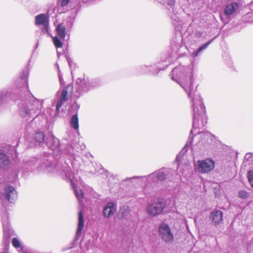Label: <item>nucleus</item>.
<instances>
[{"label": "nucleus", "mask_w": 253, "mask_h": 253, "mask_svg": "<svg viewBox=\"0 0 253 253\" xmlns=\"http://www.w3.org/2000/svg\"><path fill=\"white\" fill-rule=\"evenodd\" d=\"M38 163L39 164L37 169L39 170L60 175L65 180L70 181L77 199L80 202L82 201L84 195L82 190L77 186V177L73 173L68 164L54 161L53 155L50 153L45 152L38 158H32L29 161L23 162L19 169L14 172L15 177L20 172L26 176L35 169Z\"/></svg>", "instance_id": "1"}, {"label": "nucleus", "mask_w": 253, "mask_h": 253, "mask_svg": "<svg viewBox=\"0 0 253 253\" xmlns=\"http://www.w3.org/2000/svg\"><path fill=\"white\" fill-rule=\"evenodd\" d=\"M192 108L193 112L192 128L190 131L189 138L185 147L176 157L175 161L177 162H180L181 161L184 153L187 151L186 148L192 144L194 137V132H195L196 134H201V140L198 144V146L200 147L201 149H203V148H207L213 140V136L210 132L196 131V129H202L205 126L208 119L205 106L198 95L195 96L192 99Z\"/></svg>", "instance_id": "2"}, {"label": "nucleus", "mask_w": 253, "mask_h": 253, "mask_svg": "<svg viewBox=\"0 0 253 253\" xmlns=\"http://www.w3.org/2000/svg\"><path fill=\"white\" fill-rule=\"evenodd\" d=\"M28 74L27 69L23 70L20 78L22 84L18 85V87H21L23 88L19 95L20 102H18L19 114L21 116L26 118L27 120L30 118L37 116L42 107L41 102L36 99L28 90Z\"/></svg>", "instance_id": "3"}, {"label": "nucleus", "mask_w": 253, "mask_h": 253, "mask_svg": "<svg viewBox=\"0 0 253 253\" xmlns=\"http://www.w3.org/2000/svg\"><path fill=\"white\" fill-rule=\"evenodd\" d=\"M101 84V82L99 79L88 78V77H84L83 79L78 78L76 81L74 91H73L72 84H68L62 89L61 94L56 104V112L57 113L59 112L63 103L67 100L68 92H71L73 96L75 97L79 98L84 93L98 87Z\"/></svg>", "instance_id": "4"}, {"label": "nucleus", "mask_w": 253, "mask_h": 253, "mask_svg": "<svg viewBox=\"0 0 253 253\" xmlns=\"http://www.w3.org/2000/svg\"><path fill=\"white\" fill-rule=\"evenodd\" d=\"M171 79L178 83L187 93L188 97L191 98L192 104V99L198 95L199 98L203 102V99L199 93L196 92V89L193 84L192 70L189 67H184L181 65L174 68L171 74Z\"/></svg>", "instance_id": "5"}, {"label": "nucleus", "mask_w": 253, "mask_h": 253, "mask_svg": "<svg viewBox=\"0 0 253 253\" xmlns=\"http://www.w3.org/2000/svg\"><path fill=\"white\" fill-rule=\"evenodd\" d=\"M44 144L53 151H56L60 154H66L71 157H73L74 159L75 157H79L80 153L79 150H76V148H79V145L78 144H76L74 147L71 145H66L64 147V150L62 151L61 147H63V146L60 145L59 139L52 134H49L46 136Z\"/></svg>", "instance_id": "6"}, {"label": "nucleus", "mask_w": 253, "mask_h": 253, "mask_svg": "<svg viewBox=\"0 0 253 253\" xmlns=\"http://www.w3.org/2000/svg\"><path fill=\"white\" fill-rule=\"evenodd\" d=\"M213 40V39H211L200 46L196 50H194L193 49L188 48L187 44L185 42V39L183 38V36L180 35L178 37H175L172 38L170 42V45L171 50L173 52L177 53L182 51L183 48H185L191 53V55L192 57L195 58L200 55L201 52L205 50Z\"/></svg>", "instance_id": "7"}, {"label": "nucleus", "mask_w": 253, "mask_h": 253, "mask_svg": "<svg viewBox=\"0 0 253 253\" xmlns=\"http://www.w3.org/2000/svg\"><path fill=\"white\" fill-rule=\"evenodd\" d=\"M171 169L163 168L155 172L144 176H133L125 179L124 181H128L135 179L145 178L148 184H155L157 181H164L171 173Z\"/></svg>", "instance_id": "8"}, {"label": "nucleus", "mask_w": 253, "mask_h": 253, "mask_svg": "<svg viewBox=\"0 0 253 253\" xmlns=\"http://www.w3.org/2000/svg\"><path fill=\"white\" fill-rule=\"evenodd\" d=\"M0 208L1 222L3 229V243L5 251L9 244V239L12 235V231L9 228L8 215L7 209L3 205Z\"/></svg>", "instance_id": "9"}, {"label": "nucleus", "mask_w": 253, "mask_h": 253, "mask_svg": "<svg viewBox=\"0 0 253 253\" xmlns=\"http://www.w3.org/2000/svg\"><path fill=\"white\" fill-rule=\"evenodd\" d=\"M215 163L211 158L199 160L194 164L195 169L200 173H206L211 171L214 168Z\"/></svg>", "instance_id": "10"}, {"label": "nucleus", "mask_w": 253, "mask_h": 253, "mask_svg": "<svg viewBox=\"0 0 253 253\" xmlns=\"http://www.w3.org/2000/svg\"><path fill=\"white\" fill-rule=\"evenodd\" d=\"M17 195L15 188L10 185H6L3 192L0 191V199L7 200L10 203H14L17 199Z\"/></svg>", "instance_id": "11"}, {"label": "nucleus", "mask_w": 253, "mask_h": 253, "mask_svg": "<svg viewBox=\"0 0 253 253\" xmlns=\"http://www.w3.org/2000/svg\"><path fill=\"white\" fill-rule=\"evenodd\" d=\"M159 236L166 243H171L173 240V235L169 225L165 223H161L158 227Z\"/></svg>", "instance_id": "12"}, {"label": "nucleus", "mask_w": 253, "mask_h": 253, "mask_svg": "<svg viewBox=\"0 0 253 253\" xmlns=\"http://www.w3.org/2000/svg\"><path fill=\"white\" fill-rule=\"evenodd\" d=\"M239 7V4L236 2L228 3L224 8V14H220V19L224 22L229 21L230 16L236 12Z\"/></svg>", "instance_id": "13"}, {"label": "nucleus", "mask_w": 253, "mask_h": 253, "mask_svg": "<svg viewBox=\"0 0 253 253\" xmlns=\"http://www.w3.org/2000/svg\"><path fill=\"white\" fill-rule=\"evenodd\" d=\"M166 207V203L163 201L149 205L147 207V211L150 216H155L161 213Z\"/></svg>", "instance_id": "14"}, {"label": "nucleus", "mask_w": 253, "mask_h": 253, "mask_svg": "<svg viewBox=\"0 0 253 253\" xmlns=\"http://www.w3.org/2000/svg\"><path fill=\"white\" fill-rule=\"evenodd\" d=\"M168 66L165 64L162 66H156L155 70L151 69L153 66L151 65H142L137 68V71L139 74L143 75L150 74L153 75H157L160 71L165 69Z\"/></svg>", "instance_id": "15"}, {"label": "nucleus", "mask_w": 253, "mask_h": 253, "mask_svg": "<svg viewBox=\"0 0 253 253\" xmlns=\"http://www.w3.org/2000/svg\"><path fill=\"white\" fill-rule=\"evenodd\" d=\"M176 2V0H167V4L169 7H168L167 9L169 11V13H170V8L171 9L172 12L171 13L170 16L172 19L173 25L179 24V22H180V17L179 14L176 10L174 6L175 3Z\"/></svg>", "instance_id": "16"}, {"label": "nucleus", "mask_w": 253, "mask_h": 253, "mask_svg": "<svg viewBox=\"0 0 253 253\" xmlns=\"http://www.w3.org/2000/svg\"><path fill=\"white\" fill-rule=\"evenodd\" d=\"M209 217L212 224L215 226L221 224L223 221V213L220 210L212 211Z\"/></svg>", "instance_id": "17"}, {"label": "nucleus", "mask_w": 253, "mask_h": 253, "mask_svg": "<svg viewBox=\"0 0 253 253\" xmlns=\"http://www.w3.org/2000/svg\"><path fill=\"white\" fill-rule=\"evenodd\" d=\"M84 221L83 213L82 211H80L79 212L78 228L75 239L73 242L74 246H76L77 244V242L79 240V238L81 236L82 232L84 227Z\"/></svg>", "instance_id": "18"}, {"label": "nucleus", "mask_w": 253, "mask_h": 253, "mask_svg": "<svg viewBox=\"0 0 253 253\" xmlns=\"http://www.w3.org/2000/svg\"><path fill=\"white\" fill-rule=\"evenodd\" d=\"M11 161L4 151H0V168L6 170L8 169Z\"/></svg>", "instance_id": "19"}, {"label": "nucleus", "mask_w": 253, "mask_h": 253, "mask_svg": "<svg viewBox=\"0 0 253 253\" xmlns=\"http://www.w3.org/2000/svg\"><path fill=\"white\" fill-rule=\"evenodd\" d=\"M116 210V207L112 202L108 203L103 208V216L109 217L112 216Z\"/></svg>", "instance_id": "20"}, {"label": "nucleus", "mask_w": 253, "mask_h": 253, "mask_svg": "<svg viewBox=\"0 0 253 253\" xmlns=\"http://www.w3.org/2000/svg\"><path fill=\"white\" fill-rule=\"evenodd\" d=\"M34 137L36 145L38 144L39 145H40L45 143L46 137L43 132L40 131L36 132L34 134Z\"/></svg>", "instance_id": "21"}, {"label": "nucleus", "mask_w": 253, "mask_h": 253, "mask_svg": "<svg viewBox=\"0 0 253 253\" xmlns=\"http://www.w3.org/2000/svg\"><path fill=\"white\" fill-rule=\"evenodd\" d=\"M49 23L48 17L45 14H40L35 17V24L37 25H45Z\"/></svg>", "instance_id": "22"}, {"label": "nucleus", "mask_w": 253, "mask_h": 253, "mask_svg": "<svg viewBox=\"0 0 253 253\" xmlns=\"http://www.w3.org/2000/svg\"><path fill=\"white\" fill-rule=\"evenodd\" d=\"M12 244L14 247L19 249L18 251L20 253H27V249L21 245L20 242L17 238H12Z\"/></svg>", "instance_id": "23"}, {"label": "nucleus", "mask_w": 253, "mask_h": 253, "mask_svg": "<svg viewBox=\"0 0 253 253\" xmlns=\"http://www.w3.org/2000/svg\"><path fill=\"white\" fill-rule=\"evenodd\" d=\"M56 30L58 35L60 38L61 40H64L66 35V28L62 24H59L56 28Z\"/></svg>", "instance_id": "24"}, {"label": "nucleus", "mask_w": 253, "mask_h": 253, "mask_svg": "<svg viewBox=\"0 0 253 253\" xmlns=\"http://www.w3.org/2000/svg\"><path fill=\"white\" fill-rule=\"evenodd\" d=\"M71 126L75 130L79 129V118L77 113L73 115L70 121Z\"/></svg>", "instance_id": "25"}, {"label": "nucleus", "mask_w": 253, "mask_h": 253, "mask_svg": "<svg viewBox=\"0 0 253 253\" xmlns=\"http://www.w3.org/2000/svg\"><path fill=\"white\" fill-rule=\"evenodd\" d=\"M53 43L56 48L62 47L63 44L61 40L57 37L55 36L52 38Z\"/></svg>", "instance_id": "26"}, {"label": "nucleus", "mask_w": 253, "mask_h": 253, "mask_svg": "<svg viewBox=\"0 0 253 253\" xmlns=\"http://www.w3.org/2000/svg\"><path fill=\"white\" fill-rule=\"evenodd\" d=\"M247 178L251 187L253 188V171L250 170L247 172Z\"/></svg>", "instance_id": "27"}, {"label": "nucleus", "mask_w": 253, "mask_h": 253, "mask_svg": "<svg viewBox=\"0 0 253 253\" xmlns=\"http://www.w3.org/2000/svg\"><path fill=\"white\" fill-rule=\"evenodd\" d=\"M238 196L242 199H246L249 197V194L247 191L241 190L239 192Z\"/></svg>", "instance_id": "28"}, {"label": "nucleus", "mask_w": 253, "mask_h": 253, "mask_svg": "<svg viewBox=\"0 0 253 253\" xmlns=\"http://www.w3.org/2000/svg\"><path fill=\"white\" fill-rule=\"evenodd\" d=\"M7 153L9 155H11L12 156H13L14 155H15L16 156V148H15V147L12 146H9Z\"/></svg>", "instance_id": "29"}, {"label": "nucleus", "mask_w": 253, "mask_h": 253, "mask_svg": "<svg viewBox=\"0 0 253 253\" xmlns=\"http://www.w3.org/2000/svg\"><path fill=\"white\" fill-rule=\"evenodd\" d=\"M58 70V78H59V81L60 82V84L61 85H63L64 84V82L63 80V78L62 77L61 75L60 74V70H59V67L57 65Z\"/></svg>", "instance_id": "30"}, {"label": "nucleus", "mask_w": 253, "mask_h": 253, "mask_svg": "<svg viewBox=\"0 0 253 253\" xmlns=\"http://www.w3.org/2000/svg\"><path fill=\"white\" fill-rule=\"evenodd\" d=\"M48 23L43 25V27L42 29V32L43 34L48 33Z\"/></svg>", "instance_id": "31"}, {"label": "nucleus", "mask_w": 253, "mask_h": 253, "mask_svg": "<svg viewBox=\"0 0 253 253\" xmlns=\"http://www.w3.org/2000/svg\"><path fill=\"white\" fill-rule=\"evenodd\" d=\"M70 0H61V5L62 7H64L67 5Z\"/></svg>", "instance_id": "32"}, {"label": "nucleus", "mask_w": 253, "mask_h": 253, "mask_svg": "<svg viewBox=\"0 0 253 253\" xmlns=\"http://www.w3.org/2000/svg\"><path fill=\"white\" fill-rule=\"evenodd\" d=\"M82 1L84 3H88L89 4H90L93 3L95 0H82Z\"/></svg>", "instance_id": "33"}, {"label": "nucleus", "mask_w": 253, "mask_h": 253, "mask_svg": "<svg viewBox=\"0 0 253 253\" xmlns=\"http://www.w3.org/2000/svg\"><path fill=\"white\" fill-rule=\"evenodd\" d=\"M151 65L153 66V67L151 68V69L155 70L156 68V66H161L160 63H154L153 64H151Z\"/></svg>", "instance_id": "34"}, {"label": "nucleus", "mask_w": 253, "mask_h": 253, "mask_svg": "<svg viewBox=\"0 0 253 253\" xmlns=\"http://www.w3.org/2000/svg\"><path fill=\"white\" fill-rule=\"evenodd\" d=\"M157 1L161 3L162 4H165V1L164 0H157Z\"/></svg>", "instance_id": "35"}, {"label": "nucleus", "mask_w": 253, "mask_h": 253, "mask_svg": "<svg viewBox=\"0 0 253 253\" xmlns=\"http://www.w3.org/2000/svg\"><path fill=\"white\" fill-rule=\"evenodd\" d=\"M201 34H202V33H198L197 34V37H198L199 36H200L201 35Z\"/></svg>", "instance_id": "36"}, {"label": "nucleus", "mask_w": 253, "mask_h": 253, "mask_svg": "<svg viewBox=\"0 0 253 253\" xmlns=\"http://www.w3.org/2000/svg\"><path fill=\"white\" fill-rule=\"evenodd\" d=\"M67 60H68V63H69V65L70 66V65H71V63H70V61L69 60V59H68V58H67Z\"/></svg>", "instance_id": "37"}, {"label": "nucleus", "mask_w": 253, "mask_h": 253, "mask_svg": "<svg viewBox=\"0 0 253 253\" xmlns=\"http://www.w3.org/2000/svg\"><path fill=\"white\" fill-rule=\"evenodd\" d=\"M38 45H39V43L38 42L36 45V48L38 47Z\"/></svg>", "instance_id": "38"}, {"label": "nucleus", "mask_w": 253, "mask_h": 253, "mask_svg": "<svg viewBox=\"0 0 253 253\" xmlns=\"http://www.w3.org/2000/svg\"><path fill=\"white\" fill-rule=\"evenodd\" d=\"M249 155V154H247L246 155V157H246V158H247V156H248Z\"/></svg>", "instance_id": "39"}, {"label": "nucleus", "mask_w": 253, "mask_h": 253, "mask_svg": "<svg viewBox=\"0 0 253 253\" xmlns=\"http://www.w3.org/2000/svg\"><path fill=\"white\" fill-rule=\"evenodd\" d=\"M18 142L17 143L16 145H18Z\"/></svg>", "instance_id": "40"}]
</instances>
